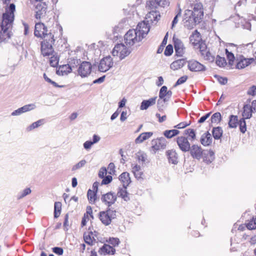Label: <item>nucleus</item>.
Listing matches in <instances>:
<instances>
[{
	"instance_id": "obj_1",
	"label": "nucleus",
	"mask_w": 256,
	"mask_h": 256,
	"mask_svg": "<svg viewBox=\"0 0 256 256\" xmlns=\"http://www.w3.org/2000/svg\"><path fill=\"white\" fill-rule=\"evenodd\" d=\"M16 10V6L11 4L6 8V12L3 14L2 24L0 26V41L2 42L9 39L12 34L11 30L14 20V12Z\"/></svg>"
},
{
	"instance_id": "obj_2",
	"label": "nucleus",
	"mask_w": 256,
	"mask_h": 256,
	"mask_svg": "<svg viewBox=\"0 0 256 256\" xmlns=\"http://www.w3.org/2000/svg\"><path fill=\"white\" fill-rule=\"evenodd\" d=\"M204 16L202 5L201 3L194 4L192 10H186L184 12V24L188 29L193 28L196 24L200 23Z\"/></svg>"
},
{
	"instance_id": "obj_3",
	"label": "nucleus",
	"mask_w": 256,
	"mask_h": 256,
	"mask_svg": "<svg viewBox=\"0 0 256 256\" xmlns=\"http://www.w3.org/2000/svg\"><path fill=\"white\" fill-rule=\"evenodd\" d=\"M149 32L148 26L144 22H139L136 29L130 30L124 35L126 44L132 46L141 41Z\"/></svg>"
},
{
	"instance_id": "obj_4",
	"label": "nucleus",
	"mask_w": 256,
	"mask_h": 256,
	"mask_svg": "<svg viewBox=\"0 0 256 256\" xmlns=\"http://www.w3.org/2000/svg\"><path fill=\"white\" fill-rule=\"evenodd\" d=\"M131 52V50L123 44H116L114 48L112 54L113 56L118 58L122 60L128 56Z\"/></svg>"
},
{
	"instance_id": "obj_5",
	"label": "nucleus",
	"mask_w": 256,
	"mask_h": 256,
	"mask_svg": "<svg viewBox=\"0 0 256 256\" xmlns=\"http://www.w3.org/2000/svg\"><path fill=\"white\" fill-rule=\"evenodd\" d=\"M55 39L54 34L50 35L48 40H44L41 44V52L44 56H50L53 54L54 50L52 45L54 44Z\"/></svg>"
},
{
	"instance_id": "obj_6",
	"label": "nucleus",
	"mask_w": 256,
	"mask_h": 256,
	"mask_svg": "<svg viewBox=\"0 0 256 256\" xmlns=\"http://www.w3.org/2000/svg\"><path fill=\"white\" fill-rule=\"evenodd\" d=\"M190 40L191 44L196 49H199L201 52L202 54L204 55L202 52L204 49H205L206 46L202 42L200 34L196 30L190 37Z\"/></svg>"
},
{
	"instance_id": "obj_7",
	"label": "nucleus",
	"mask_w": 256,
	"mask_h": 256,
	"mask_svg": "<svg viewBox=\"0 0 256 256\" xmlns=\"http://www.w3.org/2000/svg\"><path fill=\"white\" fill-rule=\"evenodd\" d=\"M167 141L163 137L154 139L151 142L150 151L152 154H156L157 152L162 150L166 148Z\"/></svg>"
},
{
	"instance_id": "obj_8",
	"label": "nucleus",
	"mask_w": 256,
	"mask_h": 256,
	"mask_svg": "<svg viewBox=\"0 0 256 256\" xmlns=\"http://www.w3.org/2000/svg\"><path fill=\"white\" fill-rule=\"evenodd\" d=\"M47 28L43 23L38 22L36 24L34 34L38 38H40L48 40L50 35L52 34L50 32H48Z\"/></svg>"
},
{
	"instance_id": "obj_9",
	"label": "nucleus",
	"mask_w": 256,
	"mask_h": 256,
	"mask_svg": "<svg viewBox=\"0 0 256 256\" xmlns=\"http://www.w3.org/2000/svg\"><path fill=\"white\" fill-rule=\"evenodd\" d=\"M116 217V212L110 209L100 212L99 218L102 222L106 226L109 225L112 220Z\"/></svg>"
},
{
	"instance_id": "obj_10",
	"label": "nucleus",
	"mask_w": 256,
	"mask_h": 256,
	"mask_svg": "<svg viewBox=\"0 0 256 256\" xmlns=\"http://www.w3.org/2000/svg\"><path fill=\"white\" fill-rule=\"evenodd\" d=\"M92 69V66L90 62H82L78 68V74L82 78L88 77L91 74Z\"/></svg>"
},
{
	"instance_id": "obj_11",
	"label": "nucleus",
	"mask_w": 256,
	"mask_h": 256,
	"mask_svg": "<svg viewBox=\"0 0 256 256\" xmlns=\"http://www.w3.org/2000/svg\"><path fill=\"white\" fill-rule=\"evenodd\" d=\"M252 64H256V58H246L240 56L236 58V68L238 69H243Z\"/></svg>"
},
{
	"instance_id": "obj_12",
	"label": "nucleus",
	"mask_w": 256,
	"mask_h": 256,
	"mask_svg": "<svg viewBox=\"0 0 256 256\" xmlns=\"http://www.w3.org/2000/svg\"><path fill=\"white\" fill-rule=\"evenodd\" d=\"M114 65V62L110 56H107L102 59L98 66V70L100 72H106Z\"/></svg>"
},
{
	"instance_id": "obj_13",
	"label": "nucleus",
	"mask_w": 256,
	"mask_h": 256,
	"mask_svg": "<svg viewBox=\"0 0 256 256\" xmlns=\"http://www.w3.org/2000/svg\"><path fill=\"white\" fill-rule=\"evenodd\" d=\"M48 4L45 2H40L36 6V18H42L46 16Z\"/></svg>"
},
{
	"instance_id": "obj_14",
	"label": "nucleus",
	"mask_w": 256,
	"mask_h": 256,
	"mask_svg": "<svg viewBox=\"0 0 256 256\" xmlns=\"http://www.w3.org/2000/svg\"><path fill=\"white\" fill-rule=\"evenodd\" d=\"M172 92L170 90H168V88L166 86H162L159 92V99L158 103L160 104L162 102H166L169 100L172 96Z\"/></svg>"
},
{
	"instance_id": "obj_15",
	"label": "nucleus",
	"mask_w": 256,
	"mask_h": 256,
	"mask_svg": "<svg viewBox=\"0 0 256 256\" xmlns=\"http://www.w3.org/2000/svg\"><path fill=\"white\" fill-rule=\"evenodd\" d=\"M160 16L158 12L156 11L152 10L149 12L146 16V20L141 22H144L148 27L150 29V24L156 23Z\"/></svg>"
},
{
	"instance_id": "obj_16",
	"label": "nucleus",
	"mask_w": 256,
	"mask_h": 256,
	"mask_svg": "<svg viewBox=\"0 0 256 256\" xmlns=\"http://www.w3.org/2000/svg\"><path fill=\"white\" fill-rule=\"evenodd\" d=\"M116 200V196L112 192H108L103 194L101 198L102 202L106 206L110 207L113 204Z\"/></svg>"
},
{
	"instance_id": "obj_17",
	"label": "nucleus",
	"mask_w": 256,
	"mask_h": 256,
	"mask_svg": "<svg viewBox=\"0 0 256 256\" xmlns=\"http://www.w3.org/2000/svg\"><path fill=\"white\" fill-rule=\"evenodd\" d=\"M177 144L180 148L184 152H188L190 148V144L188 138L186 137H178L177 138Z\"/></svg>"
},
{
	"instance_id": "obj_18",
	"label": "nucleus",
	"mask_w": 256,
	"mask_h": 256,
	"mask_svg": "<svg viewBox=\"0 0 256 256\" xmlns=\"http://www.w3.org/2000/svg\"><path fill=\"white\" fill-rule=\"evenodd\" d=\"M190 152L191 156L194 158L200 160L202 158L204 150H203L200 146L192 145L190 148Z\"/></svg>"
},
{
	"instance_id": "obj_19",
	"label": "nucleus",
	"mask_w": 256,
	"mask_h": 256,
	"mask_svg": "<svg viewBox=\"0 0 256 256\" xmlns=\"http://www.w3.org/2000/svg\"><path fill=\"white\" fill-rule=\"evenodd\" d=\"M188 69L193 72L204 71L205 70V66L198 61L192 60L188 62Z\"/></svg>"
},
{
	"instance_id": "obj_20",
	"label": "nucleus",
	"mask_w": 256,
	"mask_h": 256,
	"mask_svg": "<svg viewBox=\"0 0 256 256\" xmlns=\"http://www.w3.org/2000/svg\"><path fill=\"white\" fill-rule=\"evenodd\" d=\"M176 53L177 56H182L184 53V47L182 42L178 38L174 37Z\"/></svg>"
},
{
	"instance_id": "obj_21",
	"label": "nucleus",
	"mask_w": 256,
	"mask_h": 256,
	"mask_svg": "<svg viewBox=\"0 0 256 256\" xmlns=\"http://www.w3.org/2000/svg\"><path fill=\"white\" fill-rule=\"evenodd\" d=\"M115 251V249L112 246L107 244H104L98 250V253L101 255L114 254Z\"/></svg>"
},
{
	"instance_id": "obj_22",
	"label": "nucleus",
	"mask_w": 256,
	"mask_h": 256,
	"mask_svg": "<svg viewBox=\"0 0 256 256\" xmlns=\"http://www.w3.org/2000/svg\"><path fill=\"white\" fill-rule=\"evenodd\" d=\"M131 167L132 172L134 174L136 178L137 179L142 178L143 172L142 171L140 166L138 164H132Z\"/></svg>"
},
{
	"instance_id": "obj_23",
	"label": "nucleus",
	"mask_w": 256,
	"mask_h": 256,
	"mask_svg": "<svg viewBox=\"0 0 256 256\" xmlns=\"http://www.w3.org/2000/svg\"><path fill=\"white\" fill-rule=\"evenodd\" d=\"M202 158L204 162L206 164H210L214 159V152L212 150H204Z\"/></svg>"
},
{
	"instance_id": "obj_24",
	"label": "nucleus",
	"mask_w": 256,
	"mask_h": 256,
	"mask_svg": "<svg viewBox=\"0 0 256 256\" xmlns=\"http://www.w3.org/2000/svg\"><path fill=\"white\" fill-rule=\"evenodd\" d=\"M120 180L122 182L124 188H126L130 182V178L129 173L122 172L119 176Z\"/></svg>"
},
{
	"instance_id": "obj_25",
	"label": "nucleus",
	"mask_w": 256,
	"mask_h": 256,
	"mask_svg": "<svg viewBox=\"0 0 256 256\" xmlns=\"http://www.w3.org/2000/svg\"><path fill=\"white\" fill-rule=\"evenodd\" d=\"M153 135L152 132H146L142 133L135 140V143L136 144H141L144 141L148 140Z\"/></svg>"
},
{
	"instance_id": "obj_26",
	"label": "nucleus",
	"mask_w": 256,
	"mask_h": 256,
	"mask_svg": "<svg viewBox=\"0 0 256 256\" xmlns=\"http://www.w3.org/2000/svg\"><path fill=\"white\" fill-rule=\"evenodd\" d=\"M212 141L211 134L208 132L204 134L200 138V142L204 146H209Z\"/></svg>"
},
{
	"instance_id": "obj_27",
	"label": "nucleus",
	"mask_w": 256,
	"mask_h": 256,
	"mask_svg": "<svg viewBox=\"0 0 256 256\" xmlns=\"http://www.w3.org/2000/svg\"><path fill=\"white\" fill-rule=\"evenodd\" d=\"M156 97H154L148 99V100H144L141 103L140 108L141 110H146L148 107L156 104Z\"/></svg>"
},
{
	"instance_id": "obj_28",
	"label": "nucleus",
	"mask_w": 256,
	"mask_h": 256,
	"mask_svg": "<svg viewBox=\"0 0 256 256\" xmlns=\"http://www.w3.org/2000/svg\"><path fill=\"white\" fill-rule=\"evenodd\" d=\"M185 64L186 61L184 59H180L173 62L170 67L172 70H176L182 68Z\"/></svg>"
},
{
	"instance_id": "obj_29",
	"label": "nucleus",
	"mask_w": 256,
	"mask_h": 256,
	"mask_svg": "<svg viewBox=\"0 0 256 256\" xmlns=\"http://www.w3.org/2000/svg\"><path fill=\"white\" fill-rule=\"evenodd\" d=\"M150 4L155 8L158 6L164 7L169 4L168 0H150Z\"/></svg>"
},
{
	"instance_id": "obj_30",
	"label": "nucleus",
	"mask_w": 256,
	"mask_h": 256,
	"mask_svg": "<svg viewBox=\"0 0 256 256\" xmlns=\"http://www.w3.org/2000/svg\"><path fill=\"white\" fill-rule=\"evenodd\" d=\"M254 112L248 104H245L243 108L242 118H250L252 116V112Z\"/></svg>"
},
{
	"instance_id": "obj_31",
	"label": "nucleus",
	"mask_w": 256,
	"mask_h": 256,
	"mask_svg": "<svg viewBox=\"0 0 256 256\" xmlns=\"http://www.w3.org/2000/svg\"><path fill=\"white\" fill-rule=\"evenodd\" d=\"M168 159L170 162H171L174 164H177L178 161V154L176 152L172 150H168L166 152Z\"/></svg>"
},
{
	"instance_id": "obj_32",
	"label": "nucleus",
	"mask_w": 256,
	"mask_h": 256,
	"mask_svg": "<svg viewBox=\"0 0 256 256\" xmlns=\"http://www.w3.org/2000/svg\"><path fill=\"white\" fill-rule=\"evenodd\" d=\"M228 126L230 128H236L238 124V118L236 116L231 115L229 118Z\"/></svg>"
},
{
	"instance_id": "obj_33",
	"label": "nucleus",
	"mask_w": 256,
	"mask_h": 256,
	"mask_svg": "<svg viewBox=\"0 0 256 256\" xmlns=\"http://www.w3.org/2000/svg\"><path fill=\"white\" fill-rule=\"evenodd\" d=\"M72 71V67L70 66L69 64H68L60 66L58 70V72H60L62 75H66Z\"/></svg>"
},
{
	"instance_id": "obj_34",
	"label": "nucleus",
	"mask_w": 256,
	"mask_h": 256,
	"mask_svg": "<svg viewBox=\"0 0 256 256\" xmlns=\"http://www.w3.org/2000/svg\"><path fill=\"white\" fill-rule=\"evenodd\" d=\"M222 130L220 127L214 128L212 130V135L216 140H219L222 136Z\"/></svg>"
},
{
	"instance_id": "obj_35",
	"label": "nucleus",
	"mask_w": 256,
	"mask_h": 256,
	"mask_svg": "<svg viewBox=\"0 0 256 256\" xmlns=\"http://www.w3.org/2000/svg\"><path fill=\"white\" fill-rule=\"evenodd\" d=\"M80 59L76 58H72L69 61V65L72 67V69L73 70L74 68H76L78 66H80V63H82Z\"/></svg>"
},
{
	"instance_id": "obj_36",
	"label": "nucleus",
	"mask_w": 256,
	"mask_h": 256,
	"mask_svg": "<svg viewBox=\"0 0 256 256\" xmlns=\"http://www.w3.org/2000/svg\"><path fill=\"white\" fill-rule=\"evenodd\" d=\"M44 123V120L43 119L40 120L36 122H33L30 126L27 128L28 131H31L32 130L38 128Z\"/></svg>"
},
{
	"instance_id": "obj_37",
	"label": "nucleus",
	"mask_w": 256,
	"mask_h": 256,
	"mask_svg": "<svg viewBox=\"0 0 256 256\" xmlns=\"http://www.w3.org/2000/svg\"><path fill=\"white\" fill-rule=\"evenodd\" d=\"M88 198L90 204H94L96 198V192L89 190L87 194Z\"/></svg>"
},
{
	"instance_id": "obj_38",
	"label": "nucleus",
	"mask_w": 256,
	"mask_h": 256,
	"mask_svg": "<svg viewBox=\"0 0 256 256\" xmlns=\"http://www.w3.org/2000/svg\"><path fill=\"white\" fill-rule=\"evenodd\" d=\"M136 158L139 162L144 163L146 160L147 156L144 152L140 151L136 154Z\"/></svg>"
},
{
	"instance_id": "obj_39",
	"label": "nucleus",
	"mask_w": 256,
	"mask_h": 256,
	"mask_svg": "<svg viewBox=\"0 0 256 256\" xmlns=\"http://www.w3.org/2000/svg\"><path fill=\"white\" fill-rule=\"evenodd\" d=\"M50 59V64L52 67H56L58 63L59 58L56 54H52Z\"/></svg>"
},
{
	"instance_id": "obj_40",
	"label": "nucleus",
	"mask_w": 256,
	"mask_h": 256,
	"mask_svg": "<svg viewBox=\"0 0 256 256\" xmlns=\"http://www.w3.org/2000/svg\"><path fill=\"white\" fill-rule=\"evenodd\" d=\"M178 133L179 131L177 130H168L164 132V135L166 137L170 138L178 134Z\"/></svg>"
},
{
	"instance_id": "obj_41",
	"label": "nucleus",
	"mask_w": 256,
	"mask_h": 256,
	"mask_svg": "<svg viewBox=\"0 0 256 256\" xmlns=\"http://www.w3.org/2000/svg\"><path fill=\"white\" fill-rule=\"evenodd\" d=\"M126 189V188H124L122 189H120L118 192V196L122 198L125 201H128L129 200V197Z\"/></svg>"
},
{
	"instance_id": "obj_42",
	"label": "nucleus",
	"mask_w": 256,
	"mask_h": 256,
	"mask_svg": "<svg viewBox=\"0 0 256 256\" xmlns=\"http://www.w3.org/2000/svg\"><path fill=\"white\" fill-rule=\"evenodd\" d=\"M86 162L85 160H80L78 162L74 165L72 168V171H76L80 168H82L86 164Z\"/></svg>"
},
{
	"instance_id": "obj_43",
	"label": "nucleus",
	"mask_w": 256,
	"mask_h": 256,
	"mask_svg": "<svg viewBox=\"0 0 256 256\" xmlns=\"http://www.w3.org/2000/svg\"><path fill=\"white\" fill-rule=\"evenodd\" d=\"M36 107V106L35 104H30L24 105L21 108L23 112L24 113L34 110Z\"/></svg>"
},
{
	"instance_id": "obj_44",
	"label": "nucleus",
	"mask_w": 256,
	"mask_h": 256,
	"mask_svg": "<svg viewBox=\"0 0 256 256\" xmlns=\"http://www.w3.org/2000/svg\"><path fill=\"white\" fill-rule=\"evenodd\" d=\"M36 107V106L35 104H30L24 105L21 108L23 112L24 113L34 110Z\"/></svg>"
},
{
	"instance_id": "obj_45",
	"label": "nucleus",
	"mask_w": 256,
	"mask_h": 256,
	"mask_svg": "<svg viewBox=\"0 0 256 256\" xmlns=\"http://www.w3.org/2000/svg\"><path fill=\"white\" fill-rule=\"evenodd\" d=\"M36 107V106L35 104H30L24 105L21 108L23 112L24 113L34 110Z\"/></svg>"
},
{
	"instance_id": "obj_46",
	"label": "nucleus",
	"mask_w": 256,
	"mask_h": 256,
	"mask_svg": "<svg viewBox=\"0 0 256 256\" xmlns=\"http://www.w3.org/2000/svg\"><path fill=\"white\" fill-rule=\"evenodd\" d=\"M31 190L30 188H26L24 190L20 192L17 196V198L18 200H20L27 195L30 194L31 193Z\"/></svg>"
},
{
	"instance_id": "obj_47",
	"label": "nucleus",
	"mask_w": 256,
	"mask_h": 256,
	"mask_svg": "<svg viewBox=\"0 0 256 256\" xmlns=\"http://www.w3.org/2000/svg\"><path fill=\"white\" fill-rule=\"evenodd\" d=\"M216 63L218 66L220 67H224L226 64L225 58H224L220 57L218 56L216 58Z\"/></svg>"
},
{
	"instance_id": "obj_48",
	"label": "nucleus",
	"mask_w": 256,
	"mask_h": 256,
	"mask_svg": "<svg viewBox=\"0 0 256 256\" xmlns=\"http://www.w3.org/2000/svg\"><path fill=\"white\" fill-rule=\"evenodd\" d=\"M244 118H242L238 122L240 131L242 133H244L246 130V122Z\"/></svg>"
},
{
	"instance_id": "obj_49",
	"label": "nucleus",
	"mask_w": 256,
	"mask_h": 256,
	"mask_svg": "<svg viewBox=\"0 0 256 256\" xmlns=\"http://www.w3.org/2000/svg\"><path fill=\"white\" fill-rule=\"evenodd\" d=\"M220 120L221 114L218 112L214 113L211 117L212 123H218L220 121Z\"/></svg>"
},
{
	"instance_id": "obj_50",
	"label": "nucleus",
	"mask_w": 256,
	"mask_h": 256,
	"mask_svg": "<svg viewBox=\"0 0 256 256\" xmlns=\"http://www.w3.org/2000/svg\"><path fill=\"white\" fill-rule=\"evenodd\" d=\"M204 50L205 49H204V51L202 52L204 54L202 56L204 58L210 62H214V56L210 52H204Z\"/></svg>"
},
{
	"instance_id": "obj_51",
	"label": "nucleus",
	"mask_w": 256,
	"mask_h": 256,
	"mask_svg": "<svg viewBox=\"0 0 256 256\" xmlns=\"http://www.w3.org/2000/svg\"><path fill=\"white\" fill-rule=\"evenodd\" d=\"M44 78L46 82L52 84L54 87H56V88H63V87H64V86L58 85L56 82L51 80L50 78H48V76L46 75V74H44Z\"/></svg>"
},
{
	"instance_id": "obj_52",
	"label": "nucleus",
	"mask_w": 256,
	"mask_h": 256,
	"mask_svg": "<svg viewBox=\"0 0 256 256\" xmlns=\"http://www.w3.org/2000/svg\"><path fill=\"white\" fill-rule=\"evenodd\" d=\"M84 239L87 244L92 245V238L91 237L90 233H84Z\"/></svg>"
},
{
	"instance_id": "obj_53",
	"label": "nucleus",
	"mask_w": 256,
	"mask_h": 256,
	"mask_svg": "<svg viewBox=\"0 0 256 256\" xmlns=\"http://www.w3.org/2000/svg\"><path fill=\"white\" fill-rule=\"evenodd\" d=\"M226 54L227 58L229 60L230 64L232 65L234 59V54L231 52H229L227 50H226Z\"/></svg>"
},
{
	"instance_id": "obj_54",
	"label": "nucleus",
	"mask_w": 256,
	"mask_h": 256,
	"mask_svg": "<svg viewBox=\"0 0 256 256\" xmlns=\"http://www.w3.org/2000/svg\"><path fill=\"white\" fill-rule=\"evenodd\" d=\"M173 52V47L171 44H168L164 50V54L166 56H170Z\"/></svg>"
},
{
	"instance_id": "obj_55",
	"label": "nucleus",
	"mask_w": 256,
	"mask_h": 256,
	"mask_svg": "<svg viewBox=\"0 0 256 256\" xmlns=\"http://www.w3.org/2000/svg\"><path fill=\"white\" fill-rule=\"evenodd\" d=\"M188 77L186 76H184L180 77V78H179L178 79V80L176 82L174 86H176L178 85L182 84H184L188 80Z\"/></svg>"
},
{
	"instance_id": "obj_56",
	"label": "nucleus",
	"mask_w": 256,
	"mask_h": 256,
	"mask_svg": "<svg viewBox=\"0 0 256 256\" xmlns=\"http://www.w3.org/2000/svg\"><path fill=\"white\" fill-rule=\"evenodd\" d=\"M108 242L113 246H118L120 242L118 238H110Z\"/></svg>"
},
{
	"instance_id": "obj_57",
	"label": "nucleus",
	"mask_w": 256,
	"mask_h": 256,
	"mask_svg": "<svg viewBox=\"0 0 256 256\" xmlns=\"http://www.w3.org/2000/svg\"><path fill=\"white\" fill-rule=\"evenodd\" d=\"M112 176L110 175L106 176L105 178H104L102 182V184H107L109 183H110L112 180Z\"/></svg>"
},
{
	"instance_id": "obj_58",
	"label": "nucleus",
	"mask_w": 256,
	"mask_h": 256,
	"mask_svg": "<svg viewBox=\"0 0 256 256\" xmlns=\"http://www.w3.org/2000/svg\"><path fill=\"white\" fill-rule=\"evenodd\" d=\"M247 94L250 96H254L256 94V86H252L250 87L247 92Z\"/></svg>"
},
{
	"instance_id": "obj_59",
	"label": "nucleus",
	"mask_w": 256,
	"mask_h": 256,
	"mask_svg": "<svg viewBox=\"0 0 256 256\" xmlns=\"http://www.w3.org/2000/svg\"><path fill=\"white\" fill-rule=\"evenodd\" d=\"M254 220L252 219L250 220L247 224L246 227L248 230L256 229V226L254 224Z\"/></svg>"
},
{
	"instance_id": "obj_60",
	"label": "nucleus",
	"mask_w": 256,
	"mask_h": 256,
	"mask_svg": "<svg viewBox=\"0 0 256 256\" xmlns=\"http://www.w3.org/2000/svg\"><path fill=\"white\" fill-rule=\"evenodd\" d=\"M52 252L58 255H62L64 252V250L60 247H54L52 248Z\"/></svg>"
},
{
	"instance_id": "obj_61",
	"label": "nucleus",
	"mask_w": 256,
	"mask_h": 256,
	"mask_svg": "<svg viewBox=\"0 0 256 256\" xmlns=\"http://www.w3.org/2000/svg\"><path fill=\"white\" fill-rule=\"evenodd\" d=\"M218 81L222 84H224L227 82L228 80L226 78L220 76H216Z\"/></svg>"
},
{
	"instance_id": "obj_62",
	"label": "nucleus",
	"mask_w": 256,
	"mask_h": 256,
	"mask_svg": "<svg viewBox=\"0 0 256 256\" xmlns=\"http://www.w3.org/2000/svg\"><path fill=\"white\" fill-rule=\"evenodd\" d=\"M109 173L110 174H114L115 172V166L114 163L110 162L108 167Z\"/></svg>"
},
{
	"instance_id": "obj_63",
	"label": "nucleus",
	"mask_w": 256,
	"mask_h": 256,
	"mask_svg": "<svg viewBox=\"0 0 256 256\" xmlns=\"http://www.w3.org/2000/svg\"><path fill=\"white\" fill-rule=\"evenodd\" d=\"M106 174V170L105 168H102L99 171L98 176L100 178H104Z\"/></svg>"
},
{
	"instance_id": "obj_64",
	"label": "nucleus",
	"mask_w": 256,
	"mask_h": 256,
	"mask_svg": "<svg viewBox=\"0 0 256 256\" xmlns=\"http://www.w3.org/2000/svg\"><path fill=\"white\" fill-rule=\"evenodd\" d=\"M93 144H94L92 141L87 140L84 142L83 146H84V148L86 150H90L92 148V146Z\"/></svg>"
}]
</instances>
